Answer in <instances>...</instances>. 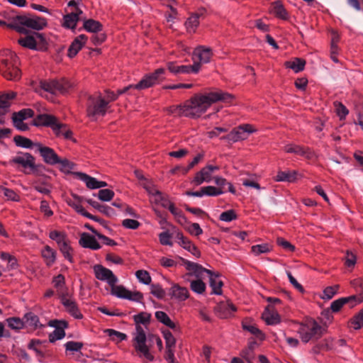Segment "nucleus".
<instances>
[{"label": "nucleus", "mask_w": 363, "mask_h": 363, "mask_svg": "<svg viewBox=\"0 0 363 363\" xmlns=\"http://www.w3.org/2000/svg\"><path fill=\"white\" fill-rule=\"evenodd\" d=\"M262 319L267 325H277L281 323V316L272 305L266 306L262 314Z\"/></svg>", "instance_id": "17"}, {"label": "nucleus", "mask_w": 363, "mask_h": 363, "mask_svg": "<svg viewBox=\"0 0 363 363\" xmlns=\"http://www.w3.org/2000/svg\"><path fill=\"white\" fill-rule=\"evenodd\" d=\"M256 130L250 124L240 125L234 128L228 134L220 138L222 140L228 143H236L247 138L248 134L255 133Z\"/></svg>", "instance_id": "8"}, {"label": "nucleus", "mask_w": 363, "mask_h": 363, "mask_svg": "<svg viewBox=\"0 0 363 363\" xmlns=\"http://www.w3.org/2000/svg\"><path fill=\"white\" fill-rule=\"evenodd\" d=\"M153 196L156 197L155 201L157 203H160L161 206L163 208H167L169 205H170L172 202H171L167 196H164L162 193L159 190H155V192L152 193Z\"/></svg>", "instance_id": "51"}, {"label": "nucleus", "mask_w": 363, "mask_h": 363, "mask_svg": "<svg viewBox=\"0 0 363 363\" xmlns=\"http://www.w3.org/2000/svg\"><path fill=\"white\" fill-rule=\"evenodd\" d=\"M334 106L335 107L336 113L340 119H345L346 116L349 113L347 107L342 102L337 101L334 102Z\"/></svg>", "instance_id": "54"}, {"label": "nucleus", "mask_w": 363, "mask_h": 363, "mask_svg": "<svg viewBox=\"0 0 363 363\" xmlns=\"http://www.w3.org/2000/svg\"><path fill=\"white\" fill-rule=\"evenodd\" d=\"M271 251V248L267 243L262 244V245H253L251 247V252L255 254V255L257 256L262 253H267Z\"/></svg>", "instance_id": "57"}, {"label": "nucleus", "mask_w": 363, "mask_h": 363, "mask_svg": "<svg viewBox=\"0 0 363 363\" xmlns=\"http://www.w3.org/2000/svg\"><path fill=\"white\" fill-rule=\"evenodd\" d=\"M220 276V274L218 272H214L213 274L209 275V284L212 288L211 294L221 295L223 294V282L218 279Z\"/></svg>", "instance_id": "24"}, {"label": "nucleus", "mask_w": 363, "mask_h": 363, "mask_svg": "<svg viewBox=\"0 0 363 363\" xmlns=\"http://www.w3.org/2000/svg\"><path fill=\"white\" fill-rule=\"evenodd\" d=\"M23 38H20L18 40V43L21 45L23 48L30 49V50H35L37 49V40L34 36V35L32 33V35H28Z\"/></svg>", "instance_id": "30"}, {"label": "nucleus", "mask_w": 363, "mask_h": 363, "mask_svg": "<svg viewBox=\"0 0 363 363\" xmlns=\"http://www.w3.org/2000/svg\"><path fill=\"white\" fill-rule=\"evenodd\" d=\"M199 70V63H194L192 65H179V74L198 73Z\"/></svg>", "instance_id": "49"}, {"label": "nucleus", "mask_w": 363, "mask_h": 363, "mask_svg": "<svg viewBox=\"0 0 363 363\" xmlns=\"http://www.w3.org/2000/svg\"><path fill=\"white\" fill-rule=\"evenodd\" d=\"M297 174L296 171H279L277 172L275 181L294 182L296 180Z\"/></svg>", "instance_id": "33"}, {"label": "nucleus", "mask_w": 363, "mask_h": 363, "mask_svg": "<svg viewBox=\"0 0 363 363\" xmlns=\"http://www.w3.org/2000/svg\"><path fill=\"white\" fill-rule=\"evenodd\" d=\"M238 215L235 210L230 209L226 211L223 212L220 216L219 219L225 222H230L233 220L237 219Z\"/></svg>", "instance_id": "61"}, {"label": "nucleus", "mask_w": 363, "mask_h": 363, "mask_svg": "<svg viewBox=\"0 0 363 363\" xmlns=\"http://www.w3.org/2000/svg\"><path fill=\"white\" fill-rule=\"evenodd\" d=\"M219 167L218 166H213V165H206L203 168L201 169V173L203 174V177L206 178V182H210L211 179V173L214 170H218Z\"/></svg>", "instance_id": "63"}, {"label": "nucleus", "mask_w": 363, "mask_h": 363, "mask_svg": "<svg viewBox=\"0 0 363 363\" xmlns=\"http://www.w3.org/2000/svg\"><path fill=\"white\" fill-rule=\"evenodd\" d=\"M95 277L101 281H106L111 286H115L118 279L111 270L101 264H96L94 267Z\"/></svg>", "instance_id": "11"}, {"label": "nucleus", "mask_w": 363, "mask_h": 363, "mask_svg": "<svg viewBox=\"0 0 363 363\" xmlns=\"http://www.w3.org/2000/svg\"><path fill=\"white\" fill-rule=\"evenodd\" d=\"M114 195V191L108 189H101L98 192V198L102 201H110Z\"/></svg>", "instance_id": "56"}, {"label": "nucleus", "mask_w": 363, "mask_h": 363, "mask_svg": "<svg viewBox=\"0 0 363 363\" xmlns=\"http://www.w3.org/2000/svg\"><path fill=\"white\" fill-rule=\"evenodd\" d=\"M165 69L158 68L153 72L145 74L143 79L136 84H133L135 89H145L153 86L155 84H160L165 79Z\"/></svg>", "instance_id": "7"}, {"label": "nucleus", "mask_w": 363, "mask_h": 363, "mask_svg": "<svg viewBox=\"0 0 363 363\" xmlns=\"http://www.w3.org/2000/svg\"><path fill=\"white\" fill-rule=\"evenodd\" d=\"M212 56L213 52L211 48L199 46L192 53V60L194 63H199L201 67V64L209 62Z\"/></svg>", "instance_id": "12"}, {"label": "nucleus", "mask_w": 363, "mask_h": 363, "mask_svg": "<svg viewBox=\"0 0 363 363\" xmlns=\"http://www.w3.org/2000/svg\"><path fill=\"white\" fill-rule=\"evenodd\" d=\"M58 248L65 259H67L71 264L74 262V249L70 245V240L66 243H64Z\"/></svg>", "instance_id": "34"}, {"label": "nucleus", "mask_w": 363, "mask_h": 363, "mask_svg": "<svg viewBox=\"0 0 363 363\" xmlns=\"http://www.w3.org/2000/svg\"><path fill=\"white\" fill-rule=\"evenodd\" d=\"M86 201L93 208L98 210L99 212L104 213L108 217L111 216L114 213V210L110 206L102 205L91 199H86Z\"/></svg>", "instance_id": "32"}, {"label": "nucleus", "mask_w": 363, "mask_h": 363, "mask_svg": "<svg viewBox=\"0 0 363 363\" xmlns=\"http://www.w3.org/2000/svg\"><path fill=\"white\" fill-rule=\"evenodd\" d=\"M299 328L297 333L303 343H308L310 340L320 339L323 333L324 329L313 318L306 319L305 321L298 323Z\"/></svg>", "instance_id": "4"}, {"label": "nucleus", "mask_w": 363, "mask_h": 363, "mask_svg": "<svg viewBox=\"0 0 363 363\" xmlns=\"http://www.w3.org/2000/svg\"><path fill=\"white\" fill-rule=\"evenodd\" d=\"M66 328H67L57 327V329L49 335L50 342L53 343L58 340L64 338L65 336V329Z\"/></svg>", "instance_id": "48"}, {"label": "nucleus", "mask_w": 363, "mask_h": 363, "mask_svg": "<svg viewBox=\"0 0 363 363\" xmlns=\"http://www.w3.org/2000/svg\"><path fill=\"white\" fill-rule=\"evenodd\" d=\"M13 141L16 146L24 148H32L33 145V141L22 135H16L13 138Z\"/></svg>", "instance_id": "44"}, {"label": "nucleus", "mask_w": 363, "mask_h": 363, "mask_svg": "<svg viewBox=\"0 0 363 363\" xmlns=\"http://www.w3.org/2000/svg\"><path fill=\"white\" fill-rule=\"evenodd\" d=\"M8 326L15 330H19L23 328L25 325L24 319L18 317H11L6 319Z\"/></svg>", "instance_id": "40"}, {"label": "nucleus", "mask_w": 363, "mask_h": 363, "mask_svg": "<svg viewBox=\"0 0 363 363\" xmlns=\"http://www.w3.org/2000/svg\"><path fill=\"white\" fill-rule=\"evenodd\" d=\"M284 151L287 153L303 156L308 160L312 159L315 155L314 152L310 147L293 144L286 145Z\"/></svg>", "instance_id": "16"}, {"label": "nucleus", "mask_w": 363, "mask_h": 363, "mask_svg": "<svg viewBox=\"0 0 363 363\" xmlns=\"http://www.w3.org/2000/svg\"><path fill=\"white\" fill-rule=\"evenodd\" d=\"M242 328L255 335L259 340H264L265 339L264 333L259 330L255 323H253L252 318H246L242 320L241 323Z\"/></svg>", "instance_id": "18"}, {"label": "nucleus", "mask_w": 363, "mask_h": 363, "mask_svg": "<svg viewBox=\"0 0 363 363\" xmlns=\"http://www.w3.org/2000/svg\"><path fill=\"white\" fill-rule=\"evenodd\" d=\"M78 179L84 182L87 188L90 189H96L98 180L85 173L77 172L74 173Z\"/></svg>", "instance_id": "31"}, {"label": "nucleus", "mask_w": 363, "mask_h": 363, "mask_svg": "<svg viewBox=\"0 0 363 363\" xmlns=\"http://www.w3.org/2000/svg\"><path fill=\"white\" fill-rule=\"evenodd\" d=\"M83 28L87 32L96 33L103 30V25L99 21L89 18L84 21Z\"/></svg>", "instance_id": "29"}, {"label": "nucleus", "mask_w": 363, "mask_h": 363, "mask_svg": "<svg viewBox=\"0 0 363 363\" xmlns=\"http://www.w3.org/2000/svg\"><path fill=\"white\" fill-rule=\"evenodd\" d=\"M112 287L113 294H115L117 297L128 299L130 298V291L127 289H125L123 286H113Z\"/></svg>", "instance_id": "47"}, {"label": "nucleus", "mask_w": 363, "mask_h": 363, "mask_svg": "<svg viewBox=\"0 0 363 363\" xmlns=\"http://www.w3.org/2000/svg\"><path fill=\"white\" fill-rule=\"evenodd\" d=\"M35 112L31 108H23L18 112H13L11 118H16L18 121L21 122L27 118H33Z\"/></svg>", "instance_id": "39"}, {"label": "nucleus", "mask_w": 363, "mask_h": 363, "mask_svg": "<svg viewBox=\"0 0 363 363\" xmlns=\"http://www.w3.org/2000/svg\"><path fill=\"white\" fill-rule=\"evenodd\" d=\"M25 325L35 330L37 328H44L45 325L40 323L39 318L33 312L26 313L23 316Z\"/></svg>", "instance_id": "22"}, {"label": "nucleus", "mask_w": 363, "mask_h": 363, "mask_svg": "<svg viewBox=\"0 0 363 363\" xmlns=\"http://www.w3.org/2000/svg\"><path fill=\"white\" fill-rule=\"evenodd\" d=\"M18 64L19 58L16 54L8 50L6 58L0 60V74L7 80L18 81L21 78Z\"/></svg>", "instance_id": "3"}, {"label": "nucleus", "mask_w": 363, "mask_h": 363, "mask_svg": "<svg viewBox=\"0 0 363 363\" xmlns=\"http://www.w3.org/2000/svg\"><path fill=\"white\" fill-rule=\"evenodd\" d=\"M35 161V157L29 152H18V155L13 157L9 163L11 164H18L24 169L30 168Z\"/></svg>", "instance_id": "15"}, {"label": "nucleus", "mask_w": 363, "mask_h": 363, "mask_svg": "<svg viewBox=\"0 0 363 363\" xmlns=\"http://www.w3.org/2000/svg\"><path fill=\"white\" fill-rule=\"evenodd\" d=\"M49 238L56 242L58 247L69 241L67 234L62 231L52 230L49 233Z\"/></svg>", "instance_id": "38"}, {"label": "nucleus", "mask_w": 363, "mask_h": 363, "mask_svg": "<svg viewBox=\"0 0 363 363\" xmlns=\"http://www.w3.org/2000/svg\"><path fill=\"white\" fill-rule=\"evenodd\" d=\"M151 291L150 293L157 298L158 299H163L165 296V291L162 289L161 285L160 284H151L150 286Z\"/></svg>", "instance_id": "59"}, {"label": "nucleus", "mask_w": 363, "mask_h": 363, "mask_svg": "<svg viewBox=\"0 0 363 363\" xmlns=\"http://www.w3.org/2000/svg\"><path fill=\"white\" fill-rule=\"evenodd\" d=\"M52 283L54 286L58 289L60 295L62 294H67V289L65 288V279L64 275L58 274L57 276L54 277L52 279Z\"/></svg>", "instance_id": "43"}, {"label": "nucleus", "mask_w": 363, "mask_h": 363, "mask_svg": "<svg viewBox=\"0 0 363 363\" xmlns=\"http://www.w3.org/2000/svg\"><path fill=\"white\" fill-rule=\"evenodd\" d=\"M135 276L138 279V280L144 284L148 285L151 283V277L149 272L146 270H138L135 272Z\"/></svg>", "instance_id": "55"}, {"label": "nucleus", "mask_w": 363, "mask_h": 363, "mask_svg": "<svg viewBox=\"0 0 363 363\" xmlns=\"http://www.w3.org/2000/svg\"><path fill=\"white\" fill-rule=\"evenodd\" d=\"M42 256L45 259L46 265L50 267L55 262L56 252L50 246L46 245L42 250Z\"/></svg>", "instance_id": "36"}, {"label": "nucleus", "mask_w": 363, "mask_h": 363, "mask_svg": "<svg viewBox=\"0 0 363 363\" xmlns=\"http://www.w3.org/2000/svg\"><path fill=\"white\" fill-rule=\"evenodd\" d=\"M236 311L237 308L233 303H221L216 308V313L220 318H227L232 312Z\"/></svg>", "instance_id": "27"}, {"label": "nucleus", "mask_w": 363, "mask_h": 363, "mask_svg": "<svg viewBox=\"0 0 363 363\" xmlns=\"http://www.w3.org/2000/svg\"><path fill=\"white\" fill-rule=\"evenodd\" d=\"M172 235L169 231L162 232L159 234L160 242L162 245L172 246L173 243L171 241Z\"/></svg>", "instance_id": "62"}, {"label": "nucleus", "mask_w": 363, "mask_h": 363, "mask_svg": "<svg viewBox=\"0 0 363 363\" xmlns=\"http://www.w3.org/2000/svg\"><path fill=\"white\" fill-rule=\"evenodd\" d=\"M13 23H9L8 28L22 34H28V28L40 30L48 26L47 19L37 15L15 16Z\"/></svg>", "instance_id": "2"}, {"label": "nucleus", "mask_w": 363, "mask_h": 363, "mask_svg": "<svg viewBox=\"0 0 363 363\" xmlns=\"http://www.w3.org/2000/svg\"><path fill=\"white\" fill-rule=\"evenodd\" d=\"M203 194L209 196H216L224 193L221 188H217L213 186H207L202 187Z\"/></svg>", "instance_id": "58"}, {"label": "nucleus", "mask_w": 363, "mask_h": 363, "mask_svg": "<svg viewBox=\"0 0 363 363\" xmlns=\"http://www.w3.org/2000/svg\"><path fill=\"white\" fill-rule=\"evenodd\" d=\"M272 12L275 17L281 20H288L289 18V13L284 8L281 1H276L272 3Z\"/></svg>", "instance_id": "23"}, {"label": "nucleus", "mask_w": 363, "mask_h": 363, "mask_svg": "<svg viewBox=\"0 0 363 363\" xmlns=\"http://www.w3.org/2000/svg\"><path fill=\"white\" fill-rule=\"evenodd\" d=\"M177 239L179 240V245L191 252L197 258L201 257V252L199 248L186 237H185L181 231H178L176 234Z\"/></svg>", "instance_id": "14"}, {"label": "nucleus", "mask_w": 363, "mask_h": 363, "mask_svg": "<svg viewBox=\"0 0 363 363\" xmlns=\"http://www.w3.org/2000/svg\"><path fill=\"white\" fill-rule=\"evenodd\" d=\"M199 26V19L193 13L187 18L185 26L189 33H195Z\"/></svg>", "instance_id": "41"}, {"label": "nucleus", "mask_w": 363, "mask_h": 363, "mask_svg": "<svg viewBox=\"0 0 363 363\" xmlns=\"http://www.w3.org/2000/svg\"><path fill=\"white\" fill-rule=\"evenodd\" d=\"M57 125H62L58 130L54 132L57 137L62 135L66 140H71L76 142V140L73 138V132L68 128V125L65 123H60L58 121Z\"/></svg>", "instance_id": "35"}, {"label": "nucleus", "mask_w": 363, "mask_h": 363, "mask_svg": "<svg viewBox=\"0 0 363 363\" xmlns=\"http://www.w3.org/2000/svg\"><path fill=\"white\" fill-rule=\"evenodd\" d=\"M190 288L194 292L202 294L206 291V284L201 279H198L191 281Z\"/></svg>", "instance_id": "46"}, {"label": "nucleus", "mask_w": 363, "mask_h": 363, "mask_svg": "<svg viewBox=\"0 0 363 363\" xmlns=\"http://www.w3.org/2000/svg\"><path fill=\"white\" fill-rule=\"evenodd\" d=\"M60 164V170L66 174H74V172H72V170L74 168L75 164L69 160L65 158V159H60L59 163Z\"/></svg>", "instance_id": "42"}, {"label": "nucleus", "mask_w": 363, "mask_h": 363, "mask_svg": "<svg viewBox=\"0 0 363 363\" xmlns=\"http://www.w3.org/2000/svg\"><path fill=\"white\" fill-rule=\"evenodd\" d=\"M350 327L359 330L363 327V308L349 321Z\"/></svg>", "instance_id": "45"}, {"label": "nucleus", "mask_w": 363, "mask_h": 363, "mask_svg": "<svg viewBox=\"0 0 363 363\" xmlns=\"http://www.w3.org/2000/svg\"><path fill=\"white\" fill-rule=\"evenodd\" d=\"M16 92L10 91L0 95V114H4L11 106L10 100L16 97Z\"/></svg>", "instance_id": "25"}, {"label": "nucleus", "mask_w": 363, "mask_h": 363, "mask_svg": "<svg viewBox=\"0 0 363 363\" xmlns=\"http://www.w3.org/2000/svg\"><path fill=\"white\" fill-rule=\"evenodd\" d=\"M108 101L104 99L100 93L89 95L86 101V115L89 118L95 120L96 116H104L107 111Z\"/></svg>", "instance_id": "5"}, {"label": "nucleus", "mask_w": 363, "mask_h": 363, "mask_svg": "<svg viewBox=\"0 0 363 363\" xmlns=\"http://www.w3.org/2000/svg\"><path fill=\"white\" fill-rule=\"evenodd\" d=\"M306 60L302 58L295 57L293 60L286 61L284 67L287 69H291L294 72L298 73L304 69Z\"/></svg>", "instance_id": "28"}, {"label": "nucleus", "mask_w": 363, "mask_h": 363, "mask_svg": "<svg viewBox=\"0 0 363 363\" xmlns=\"http://www.w3.org/2000/svg\"><path fill=\"white\" fill-rule=\"evenodd\" d=\"M58 119L56 116L43 113L38 115L32 121L31 124L36 127H50L53 132H56L62 125H57Z\"/></svg>", "instance_id": "9"}, {"label": "nucleus", "mask_w": 363, "mask_h": 363, "mask_svg": "<svg viewBox=\"0 0 363 363\" xmlns=\"http://www.w3.org/2000/svg\"><path fill=\"white\" fill-rule=\"evenodd\" d=\"M40 87L43 90L52 94H65L72 87V83L66 78L59 79L41 80Z\"/></svg>", "instance_id": "6"}, {"label": "nucleus", "mask_w": 363, "mask_h": 363, "mask_svg": "<svg viewBox=\"0 0 363 363\" xmlns=\"http://www.w3.org/2000/svg\"><path fill=\"white\" fill-rule=\"evenodd\" d=\"M235 99V96L232 94L220 89H216L203 94H195L183 104L170 106L169 111L177 116L197 118L204 113L213 104L217 102L232 104Z\"/></svg>", "instance_id": "1"}, {"label": "nucleus", "mask_w": 363, "mask_h": 363, "mask_svg": "<svg viewBox=\"0 0 363 363\" xmlns=\"http://www.w3.org/2000/svg\"><path fill=\"white\" fill-rule=\"evenodd\" d=\"M79 243L82 247L89 248L93 250H97L101 247L95 237L87 233H83L81 235Z\"/></svg>", "instance_id": "20"}, {"label": "nucleus", "mask_w": 363, "mask_h": 363, "mask_svg": "<svg viewBox=\"0 0 363 363\" xmlns=\"http://www.w3.org/2000/svg\"><path fill=\"white\" fill-rule=\"evenodd\" d=\"M162 333L165 340L166 347H175L177 341L172 333L167 329L162 330Z\"/></svg>", "instance_id": "53"}, {"label": "nucleus", "mask_w": 363, "mask_h": 363, "mask_svg": "<svg viewBox=\"0 0 363 363\" xmlns=\"http://www.w3.org/2000/svg\"><path fill=\"white\" fill-rule=\"evenodd\" d=\"M79 21L77 14L70 13L63 16V23L62 26L65 28L74 30L77 26V23Z\"/></svg>", "instance_id": "37"}, {"label": "nucleus", "mask_w": 363, "mask_h": 363, "mask_svg": "<svg viewBox=\"0 0 363 363\" xmlns=\"http://www.w3.org/2000/svg\"><path fill=\"white\" fill-rule=\"evenodd\" d=\"M151 315L146 312H140L138 314L134 315V321L136 325L140 324H149L150 321Z\"/></svg>", "instance_id": "52"}, {"label": "nucleus", "mask_w": 363, "mask_h": 363, "mask_svg": "<svg viewBox=\"0 0 363 363\" xmlns=\"http://www.w3.org/2000/svg\"><path fill=\"white\" fill-rule=\"evenodd\" d=\"M33 34L34 35L37 43H39L38 45H37L38 50H45L47 49V42L44 34L37 32H33Z\"/></svg>", "instance_id": "60"}, {"label": "nucleus", "mask_w": 363, "mask_h": 363, "mask_svg": "<svg viewBox=\"0 0 363 363\" xmlns=\"http://www.w3.org/2000/svg\"><path fill=\"white\" fill-rule=\"evenodd\" d=\"M172 297H174L179 301H185L189 297V293L186 287H182L179 284H174L170 289Z\"/></svg>", "instance_id": "26"}, {"label": "nucleus", "mask_w": 363, "mask_h": 363, "mask_svg": "<svg viewBox=\"0 0 363 363\" xmlns=\"http://www.w3.org/2000/svg\"><path fill=\"white\" fill-rule=\"evenodd\" d=\"M87 39L84 34H81L74 38L68 48L67 56L70 58L74 57L86 44Z\"/></svg>", "instance_id": "19"}, {"label": "nucleus", "mask_w": 363, "mask_h": 363, "mask_svg": "<svg viewBox=\"0 0 363 363\" xmlns=\"http://www.w3.org/2000/svg\"><path fill=\"white\" fill-rule=\"evenodd\" d=\"M38 151L45 163L50 165H55L59 163L60 157L55 150L49 147L43 146L40 143H36Z\"/></svg>", "instance_id": "13"}, {"label": "nucleus", "mask_w": 363, "mask_h": 363, "mask_svg": "<svg viewBox=\"0 0 363 363\" xmlns=\"http://www.w3.org/2000/svg\"><path fill=\"white\" fill-rule=\"evenodd\" d=\"M157 320L164 325L172 329L174 332L180 333L181 328L177 325L164 311H158L155 313Z\"/></svg>", "instance_id": "21"}, {"label": "nucleus", "mask_w": 363, "mask_h": 363, "mask_svg": "<svg viewBox=\"0 0 363 363\" xmlns=\"http://www.w3.org/2000/svg\"><path fill=\"white\" fill-rule=\"evenodd\" d=\"M135 348L136 350L140 352L143 353L144 357L150 361L154 360V356L150 354L148 347L146 345V344L140 345H135Z\"/></svg>", "instance_id": "64"}, {"label": "nucleus", "mask_w": 363, "mask_h": 363, "mask_svg": "<svg viewBox=\"0 0 363 363\" xmlns=\"http://www.w3.org/2000/svg\"><path fill=\"white\" fill-rule=\"evenodd\" d=\"M68 294H62L60 295L61 303L65 308V311L75 319L81 320L84 318L81 313L77 302L74 300L68 298Z\"/></svg>", "instance_id": "10"}, {"label": "nucleus", "mask_w": 363, "mask_h": 363, "mask_svg": "<svg viewBox=\"0 0 363 363\" xmlns=\"http://www.w3.org/2000/svg\"><path fill=\"white\" fill-rule=\"evenodd\" d=\"M0 191L4 194L8 200L13 201H18L20 200V196L13 189L1 186Z\"/></svg>", "instance_id": "50"}]
</instances>
